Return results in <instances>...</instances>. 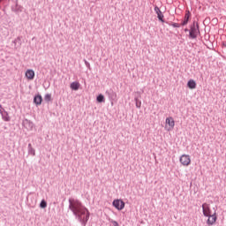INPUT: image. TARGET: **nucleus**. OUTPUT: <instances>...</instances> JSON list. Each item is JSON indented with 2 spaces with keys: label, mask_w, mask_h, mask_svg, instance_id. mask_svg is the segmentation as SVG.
<instances>
[{
  "label": "nucleus",
  "mask_w": 226,
  "mask_h": 226,
  "mask_svg": "<svg viewBox=\"0 0 226 226\" xmlns=\"http://www.w3.org/2000/svg\"><path fill=\"white\" fill-rule=\"evenodd\" d=\"M69 208L72 211L73 215L82 222L84 226L89 222V216L91 214L89 210L82 205V202L79 200L70 199Z\"/></svg>",
  "instance_id": "f257e3e1"
},
{
  "label": "nucleus",
  "mask_w": 226,
  "mask_h": 226,
  "mask_svg": "<svg viewBox=\"0 0 226 226\" xmlns=\"http://www.w3.org/2000/svg\"><path fill=\"white\" fill-rule=\"evenodd\" d=\"M34 102L35 105H41V102H43V99L41 95H35Z\"/></svg>",
  "instance_id": "f8f14e48"
},
{
  "label": "nucleus",
  "mask_w": 226,
  "mask_h": 226,
  "mask_svg": "<svg viewBox=\"0 0 226 226\" xmlns=\"http://www.w3.org/2000/svg\"><path fill=\"white\" fill-rule=\"evenodd\" d=\"M79 87H80V83L79 82L71 83V89H72V91H79Z\"/></svg>",
  "instance_id": "ddd939ff"
},
{
  "label": "nucleus",
  "mask_w": 226,
  "mask_h": 226,
  "mask_svg": "<svg viewBox=\"0 0 226 226\" xmlns=\"http://www.w3.org/2000/svg\"><path fill=\"white\" fill-rule=\"evenodd\" d=\"M112 204L113 207L117 209V211H123V209H124L125 204L122 200H115Z\"/></svg>",
  "instance_id": "423d86ee"
},
{
  "label": "nucleus",
  "mask_w": 226,
  "mask_h": 226,
  "mask_svg": "<svg viewBox=\"0 0 226 226\" xmlns=\"http://www.w3.org/2000/svg\"><path fill=\"white\" fill-rule=\"evenodd\" d=\"M199 34V25L195 26V23L191 26L190 30V37L192 39L197 38V35Z\"/></svg>",
  "instance_id": "0eeeda50"
},
{
  "label": "nucleus",
  "mask_w": 226,
  "mask_h": 226,
  "mask_svg": "<svg viewBox=\"0 0 226 226\" xmlns=\"http://www.w3.org/2000/svg\"><path fill=\"white\" fill-rule=\"evenodd\" d=\"M207 217L208 218L207 221V224L209 226L215 225V223H216V220H218V216L216 215V210H215L212 215H207Z\"/></svg>",
  "instance_id": "20e7f679"
},
{
  "label": "nucleus",
  "mask_w": 226,
  "mask_h": 226,
  "mask_svg": "<svg viewBox=\"0 0 226 226\" xmlns=\"http://www.w3.org/2000/svg\"><path fill=\"white\" fill-rule=\"evenodd\" d=\"M44 100H45V102H50V101L52 100V94H47L44 96Z\"/></svg>",
  "instance_id": "dca6fc26"
},
{
  "label": "nucleus",
  "mask_w": 226,
  "mask_h": 226,
  "mask_svg": "<svg viewBox=\"0 0 226 226\" xmlns=\"http://www.w3.org/2000/svg\"><path fill=\"white\" fill-rule=\"evenodd\" d=\"M40 207H41V209H45V207H47V201H45V200L41 201Z\"/></svg>",
  "instance_id": "2eb2a0df"
},
{
  "label": "nucleus",
  "mask_w": 226,
  "mask_h": 226,
  "mask_svg": "<svg viewBox=\"0 0 226 226\" xmlns=\"http://www.w3.org/2000/svg\"><path fill=\"white\" fill-rule=\"evenodd\" d=\"M190 11H187L185 12V18H184V21L182 23V26H186V24H188V20H190Z\"/></svg>",
  "instance_id": "9b49d317"
},
{
  "label": "nucleus",
  "mask_w": 226,
  "mask_h": 226,
  "mask_svg": "<svg viewBox=\"0 0 226 226\" xmlns=\"http://www.w3.org/2000/svg\"><path fill=\"white\" fill-rule=\"evenodd\" d=\"M25 76L27 79V80H34V71H33L32 69L26 70Z\"/></svg>",
  "instance_id": "6e6552de"
},
{
  "label": "nucleus",
  "mask_w": 226,
  "mask_h": 226,
  "mask_svg": "<svg viewBox=\"0 0 226 226\" xmlns=\"http://www.w3.org/2000/svg\"><path fill=\"white\" fill-rule=\"evenodd\" d=\"M181 165L188 167L192 164V157L189 154H182L179 158Z\"/></svg>",
  "instance_id": "7ed1b4c3"
},
{
  "label": "nucleus",
  "mask_w": 226,
  "mask_h": 226,
  "mask_svg": "<svg viewBox=\"0 0 226 226\" xmlns=\"http://www.w3.org/2000/svg\"><path fill=\"white\" fill-rule=\"evenodd\" d=\"M174 126H176V122L172 117H169L165 120V130L166 132H172L174 130Z\"/></svg>",
  "instance_id": "f03ea898"
},
{
  "label": "nucleus",
  "mask_w": 226,
  "mask_h": 226,
  "mask_svg": "<svg viewBox=\"0 0 226 226\" xmlns=\"http://www.w3.org/2000/svg\"><path fill=\"white\" fill-rule=\"evenodd\" d=\"M154 11L155 13H157L159 20H161V22H163V14L162 13V11L160 10V8H158V6L154 7Z\"/></svg>",
  "instance_id": "1a4fd4ad"
},
{
  "label": "nucleus",
  "mask_w": 226,
  "mask_h": 226,
  "mask_svg": "<svg viewBox=\"0 0 226 226\" xmlns=\"http://www.w3.org/2000/svg\"><path fill=\"white\" fill-rule=\"evenodd\" d=\"M97 102L98 103H103V102H105V96H103V94H99L97 96Z\"/></svg>",
  "instance_id": "4468645a"
},
{
  "label": "nucleus",
  "mask_w": 226,
  "mask_h": 226,
  "mask_svg": "<svg viewBox=\"0 0 226 226\" xmlns=\"http://www.w3.org/2000/svg\"><path fill=\"white\" fill-rule=\"evenodd\" d=\"M187 87H189V89H195L197 87V82H195V80L193 79H190L187 82Z\"/></svg>",
  "instance_id": "9d476101"
},
{
  "label": "nucleus",
  "mask_w": 226,
  "mask_h": 226,
  "mask_svg": "<svg viewBox=\"0 0 226 226\" xmlns=\"http://www.w3.org/2000/svg\"><path fill=\"white\" fill-rule=\"evenodd\" d=\"M202 210H203V215L204 216H211L213 215V210H211V206L207 203H203L202 204Z\"/></svg>",
  "instance_id": "39448f33"
},
{
  "label": "nucleus",
  "mask_w": 226,
  "mask_h": 226,
  "mask_svg": "<svg viewBox=\"0 0 226 226\" xmlns=\"http://www.w3.org/2000/svg\"><path fill=\"white\" fill-rule=\"evenodd\" d=\"M140 105H142V102H139V100H136V107H137V109H140Z\"/></svg>",
  "instance_id": "f3484780"
},
{
  "label": "nucleus",
  "mask_w": 226,
  "mask_h": 226,
  "mask_svg": "<svg viewBox=\"0 0 226 226\" xmlns=\"http://www.w3.org/2000/svg\"><path fill=\"white\" fill-rule=\"evenodd\" d=\"M113 226H119V223L117 221H111Z\"/></svg>",
  "instance_id": "a211bd4d"
},
{
  "label": "nucleus",
  "mask_w": 226,
  "mask_h": 226,
  "mask_svg": "<svg viewBox=\"0 0 226 226\" xmlns=\"http://www.w3.org/2000/svg\"><path fill=\"white\" fill-rule=\"evenodd\" d=\"M173 26H174V27H177V24H174Z\"/></svg>",
  "instance_id": "6ab92c4d"
}]
</instances>
